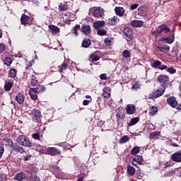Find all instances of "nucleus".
I'll return each mask as SVG.
<instances>
[{
    "mask_svg": "<svg viewBox=\"0 0 181 181\" xmlns=\"http://www.w3.org/2000/svg\"><path fill=\"white\" fill-rule=\"evenodd\" d=\"M167 71L168 73H170V74H175V73H176V70L172 66L167 68Z\"/></svg>",
    "mask_w": 181,
    "mask_h": 181,
    "instance_id": "obj_49",
    "label": "nucleus"
},
{
    "mask_svg": "<svg viewBox=\"0 0 181 181\" xmlns=\"http://www.w3.org/2000/svg\"><path fill=\"white\" fill-rule=\"evenodd\" d=\"M117 122L119 124V120L124 121L125 119V114L122 112H118L116 114Z\"/></svg>",
    "mask_w": 181,
    "mask_h": 181,
    "instance_id": "obj_31",
    "label": "nucleus"
},
{
    "mask_svg": "<svg viewBox=\"0 0 181 181\" xmlns=\"http://www.w3.org/2000/svg\"><path fill=\"white\" fill-rule=\"evenodd\" d=\"M93 62H98L100 60V57L94 55L92 58Z\"/></svg>",
    "mask_w": 181,
    "mask_h": 181,
    "instance_id": "obj_59",
    "label": "nucleus"
},
{
    "mask_svg": "<svg viewBox=\"0 0 181 181\" xmlns=\"http://www.w3.org/2000/svg\"><path fill=\"white\" fill-rule=\"evenodd\" d=\"M123 35L127 42H131L134 39V30L129 27H125L124 28Z\"/></svg>",
    "mask_w": 181,
    "mask_h": 181,
    "instance_id": "obj_4",
    "label": "nucleus"
},
{
    "mask_svg": "<svg viewBox=\"0 0 181 181\" xmlns=\"http://www.w3.org/2000/svg\"><path fill=\"white\" fill-rule=\"evenodd\" d=\"M115 11L117 16H124V13H125V9L121 6L115 7Z\"/></svg>",
    "mask_w": 181,
    "mask_h": 181,
    "instance_id": "obj_22",
    "label": "nucleus"
},
{
    "mask_svg": "<svg viewBox=\"0 0 181 181\" xmlns=\"http://www.w3.org/2000/svg\"><path fill=\"white\" fill-rule=\"evenodd\" d=\"M133 88H135V90H136V88H139V84L138 83L134 84L132 87V90H133Z\"/></svg>",
    "mask_w": 181,
    "mask_h": 181,
    "instance_id": "obj_62",
    "label": "nucleus"
},
{
    "mask_svg": "<svg viewBox=\"0 0 181 181\" xmlns=\"http://www.w3.org/2000/svg\"><path fill=\"white\" fill-rule=\"evenodd\" d=\"M4 64L6 66H11V64H12V59H11V57H5L4 59Z\"/></svg>",
    "mask_w": 181,
    "mask_h": 181,
    "instance_id": "obj_40",
    "label": "nucleus"
},
{
    "mask_svg": "<svg viewBox=\"0 0 181 181\" xmlns=\"http://www.w3.org/2000/svg\"><path fill=\"white\" fill-rule=\"evenodd\" d=\"M130 25L134 28H142L144 26V21L138 20L132 21Z\"/></svg>",
    "mask_w": 181,
    "mask_h": 181,
    "instance_id": "obj_21",
    "label": "nucleus"
},
{
    "mask_svg": "<svg viewBox=\"0 0 181 181\" xmlns=\"http://www.w3.org/2000/svg\"><path fill=\"white\" fill-rule=\"evenodd\" d=\"M171 160L173 162H176L177 163H179L181 162V151L179 150L176 151L175 153H173L170 157Z\"/></svg>",
    "mask_w": 181,
    "mask_h": 181,
    "instance_id": "obj_11",
    "label": "nucleus"
},
{
    "mask_svg": "<svg viewBox=\"0 0 181 181\" xmlns=\"http://www.w3.org/2000/svg\"><path fill=\"white\" fill-rule=\"evenodd\" d=\"M32 90L33 91L37 92L38 93H45V91H46V86L41 85L37 88H33Z\"/></svg>",
    "mask_w": 181,
    "mask_h": 181,
    "instance_id": "obj_33",
    "label": "nucleus"
},
{
    "mask_svg": "<svg viewBox=\"0 0 181 181\" xmlns=\"http://www.w3.org/2000/svg\"><path fill=\"white\" fill-rule=\"evenodd\" d=\"M169 33H170V28L168 27L165 24H162L157 28L156 30L153 31L151 35L153 36H159V35L168 36Z\"/></svg>",
    "mask_w": 181,
    "mask_h": 181,
    "instance_id": "obj_1",
    "label": "nucleus"
},
{
    "mask_svg": "<svg viewBox=\"0 0 181 181\" xmlns=\"http://www.w3.org/2000/svg\"><path fill=\"white\" fill-rule=\"evenodd\" d=\"M97 34L99 36H105V35H107V30H105V29L98 30Z\"/></svg>",
    "mask_w": 181,
    "mask_h": 181,
    "instance_id": "obj_45",
    "label": "nucleus"
},
{
    "mask_svg": "<svg viewBox=\"0 0 181 181\" xmlns=\"http://www.w3.org/2000/svg\"><path fill=\"white\" fill-rule=\"evenodd\" d=\"M17 74H18V70H16V69H11L8 71V77H10V78H15Z\"/></svg>",
    "mask_w": 181,
    "mask_h": 181,
    "instance_id": "obj_34",
    "label": "nucleus"
},
{
    "mask_svg": "<svg viewBox=\"0 0 181 181\" xmlns=\"http://www.w3.org/2000/svg\"><path fill=\"white\" fill-rule=\"evenodd\" d=\"M5 49H6V45L4 43H0V54L5 52Z\"/></svg>",
    "mask_w": 181,
    "mask_h": 181,
    "instance_id": "obj_50",
    "label": "nucleus"
},
{
    "mask_svg": "<svg viewBox=\"0 0 181 181\" xmlns=\"http://www.w3.org/2000/svg\"><path fill=\"white\" fill-rule=\"evenodd\" d=\"M30 118L33 121V122H41L42 121V113L39 109H33L29 114Z\"/></svg>",
    "mask_w": 181,
    "mask_h": 181,
    "instance_id": "obj_2",
    "label": "nucleus"
},
{
    "mask_svg": "<svg viewBox=\"0 0 181 181\" xmlns=\"http://www.w3.org/2000/svg\"><path fill=\"white\" fill-rule=\"evenodd\" d=\"M103 26H105V21H96L93 23V28L96 30H98V29L103 28Z\"/></svg>",
    "mask_w": 181,
    "mask_h": 181,
    "instance_id": "obj_24",
    "label": "nucleus"
},
{
    "mask_svg": "<svg viewBox=\"0 0 181 181\" xmlns=\"http://www.w3.org/2000/svg\"><path fill=\"white\" fill-rule=\"evenodd\" d=\"M105 124V121L100 120L97 123V126L99 127V128H103V125Z\"/></svg>",
    "mask_w": 181,
    "mask_h": 181,
    "instance_id": "obj_54",
    "label": "nucleus"
},
{
    "mask_svg": "<svg viewBox=\"0 0 181 181\" xmlns=\"http://www.w3.org/2000/svg\"><path fill=\"white\" fill-rule=\"evenodd\" d=\"M18 142L19 145H21L22 146H25L26 148H32V146H33L32 141L25 136H18Z\"/></svg>",
    "mask_w": 181,
    "mask_h": 181,
    "instance_id": "obj_3",
    "label": "nucleus"
},
{
    "mask_svg": "<svg viewBox=\"0 0 181 181\" xmlns=\"http://www.w3.org/2000/svg\"><path fill=\"white\" fill-rule=\"evenodd\" d=\"M128 141H129V137L127 135H125L120 138L119 144H126Z\"/></svg>",
    "mask_w": 181,
    "mask_h": 181,
    "instance_id": "obj_42",
    "label": "nucleus"
},
{
    "mask_svg": "<svg viewBox=\"0 0 181 181\" xmlns=\"http://www.w3.org/2000/svg\"><path fill=\"white\" fill-rule=\"evenodd\" d=\"M14 151L15 152H18L19 153H23V152H25V148H23L22 146H16L14 147Z\"/></svg>",
    "mask_w": 181,
    "mask_h": 181,
    "instance_id": "obj_44",
    "label": "nucleus"
},
{
    "mask_svg": "<svg viewBox=\"0 0 181 181\" xmlns=\"http://www.w3.org/2000/svg\"><path fill=\"white\" fill-rule=\"evenodd\" d=\"M126 112L128 115H132V114H135L136 112V106L135 105L129 104L126 107Z\"/></svg>",
    "mask_w": 181,
    "mask_h": 181,
    "instance_id": "obj_12",
    "label": "nucleus"
},
{
    "mask_svg": "<svg viewBox=\"0 0 181 181\" xmlns=\"http://www.w3.org/2000/svg\"><path fill=\"white\" fill-rule=\"evenodd\" d=\"M102 97L103 98H111V88L109 86H106L103 89Z\"/></svg>",
    "mask_w": 181,
    "mask_h": 181,
    "instance_id": "obj_13",
    "label": "nucleus"
},
{
    "mask_svg": "<svg viewBox=\"0 0 181 181\" xmlns=\"http://www.w3.org/2000/svg\"><path fill=\"white\" fill-rule=\"evenodd\" d=\"M34 88H30V90H29V95L30 98H32V100H33L34 101H36V100H37V94H39L37 92H35L33 91V90H32Z\"/></svg>",
    "mask_w": 181,
    "mask_h": 181,
    "instance_id": "obj_30",
    "label": "nucleus"
},
{
    "mask_svg": "<svg viewBox=\"0 0 181 181\" xmlns=\"http://www.w3.org/2000/svg\"><path fill=\"white\" fill-rule=\"evenodd\" d=\"M159 136H160V132H153L151 134V139H159Z\"/></svg>",
    "mask_w": 181,
    "mask_h": 181,
    "instance_id": "obj_38",
    "label": "nucleus"
},
{
    "mask_svg": "<svg viewBox=\"0 0 181 181\" xmlns=\"http://www.w3.org/2000/svg\"><path fill=\"white\" fill-rule=\"evenodd\" d=\"M3 145L12 148L13 146V142L12 141V139L6 138L3 139Z\"/></svg>",
    "mask_w": 181,
    "mask_h": 181,
    "instance_id": "obj_32",
    "label": "nucleus"
},
{
    "mask_svg": "<svg viewBox=\"0 0 181 181\" xmlns=\"http://www.w3.org/2000/svg\"><path fill=\"white\" fill-rule=\"evenodd\" d=\"M167 104L170 105L173 108H176V107H177V100H176L175 96H170L167 99Z\"/></svg>",
    "mask_w": 181,
    "mask_h": 181,
    "instance_id": "obj_15",
    "label": "nucleus"
},
{
    "mask_svg": "<svg viewBox=\"0 0 181 181\" xmlns=\"http://www.w3.org/2000/svg\"><path fill=\"white\" fill-rule=\"evenodd\" d=\"M37 170H38V169H37V168H36V167H32V168H30V171H31V172H33L34 173H37Z\"/></svg>",
    "mask_w": 181,
    "mask_h": 181,
    "instance_id": "obj_61",
    "label": "nucleus"
},
{
    "mask_svg": "<svg viewBox=\"0 0 181 181\" xmlns=\"http://www.w3.org/2000/svg\"><path fill=\"white\" fill-rule=\"evenodd\" d=\"M122 56L124 59H128L131 57V52H129V50L128 49H124L122 53Z\"/></svg>",
    "mask_w": 181,
    "mask_h": 181,
    "instance_id": "obj_39",
    "label": "nucleus"
},
{
    "mask_svg": "<svg viewBox=\"0 0 181 181\" xmlns=\"http://www.w3.org/2000/svg\"><path fill=\"white\" fill-rule=\"evenodd\" d=\"M158 83L160 84L161 88H166V86L169 83V76L168 75H159L157 78Z\"/></svg>",
    "mask_w": 181,
    "mask_h": 181,
    "instance_id": "obj_5",
    "label": "nucleus"
},
{
    "mask_svg": "<svg viewBox=\"0 0 181 181\" xmlns=\"http://www.w3.org/2000/svg\"><path fill=\"white\" fill-rule=\"evenodd\" d=\"M58 67L59 69V73H63V71H64V70H66L67 67H69V64H67V63L66 62H64Z\"/></svg>",
    "mask_w": 181,
    "mask_h": 181,
    "instance_id": "obj_37",
    "label": "nucleus"
},
{
    "mask_svg": "<svg viewBox=\"0 0 181 181\" xmlns=\"http://www.w3.org/2000/svg\"><path fill=\"white\" fill-rule=\"evenodd\" d=\"M69 9V4L67 2L66 3H60L58 6V11L59 12H64Z\"/></svg>",
    "mask_w": 181,
    "mask_h": 181,
    "instance_id": "obj_20",
    "label": "nucleus"
},
{
    "mask_svg": "<svg viewBox=\"0 0 181 181\" xmlns=\"http://www.w3.org/2000/svg\"><path fill=\"white\" fill-rule=\"evenodd\" d=\"M103 16H104V11H103V9H101L100 8H98L93 12L94 18H103Z\"/></svg>",
    "mask_w": 181,
    "mask_h": 181,
    "instance_id": "obj_19",
    "label": "nucleus"
},
{
    "mask_svg": "<svg viewBox=\"0 0 181 181\" xmlns=\"http://www.w3.org/2000/svg\"><path fill=\"white\" fill-rule=\"evenodd\" d=\"M47 155H50L51 156H56V155H60L62 151L57 148L54 147H48L47 148Z\"/></svg>",
    "mask_w": 181,
    "mask_h": 181,
    "instance_id": "obj_10",
    "label": "nucleus"
},
{
    "mask_svg": "<svg viewBox=\"0 0 181 181\" xmlns=\"http://www.w3.org/2000/svg\"><path fill=\"white\" fill-rule=\"evenodd\" d=\"M30 158H32V156H30V155L23 156V160H24V162H26L28 160H30Z\"/></svg>",
    "mask_w": 181,
    "mask_h": 181,
    "instance_id": "obj_53",
    "label": "nucleus"
},
{
    "mask_svg": "<svg viewBox=\"0 0 181 181\" xmlns=\"http://www.w3.org/2000/svg\"><path fill=\"white\" fill-rule=\"evenodd\" d=\"M127 172L128 176H134V175H135V173L136 172V170H135V168L134 166L128 165Z\"/></svg>",
    "mask_w": 181,
    "mask_h": 181,
    "instance_id": "obj_23",
    "label": "nucleus"
},
{
    "mask_svg": "<svg viewBox=\"0 0 181 181\" xmlns=\"http://www.w3.org/2000/svg\"><path fill=\"white\" fill-rule=\"evenodd\" d=\"M13 87V79H6L4 81V91L9 92Z\"/></svg>",
    "mask_w": 181,
    "mask_h": 181,
    "instance_id": "obj_8",
    "label": "nucleus"
},
{
    "mask_svg": "<svg viewBox=\"0 0 181 181\" xmlns=\"http://www.w3.org/2000/svg\"><path fill=\"white\" fill-rule=\"evenodd\" d=\"M30 181H41L40 177L38 176L32 177Z\"/></svg>",
    "mask_w": 181,
    "mask_h": 181,
    "instance_id": "obj_56",
    "label": "nucleus"
},
{
    "mask_svg": "<svg viewBox=\"0 0 181 181\" xmlns=\"http://www.w3.org/2000/svg\"><path fill=\"white\" fill-rule=\"evenodd\" d=\"M157 49L159 50V52L162 53H168L169 52L170 47L168 45L165 44H159L156 45Z\"/></svg>",
    "mask_w": 181,
    "mask_h": 181,
    "instance_id": "obj_14",
    "label": "nucleus"
},
{
    "mask_svg": "<svg viewBox=\"0 0 181 181\" xmlns=\"http://www.w3.org/2000/svg\"><path fill=\"white\" fill-rule=\"evenodd\" d=\"M148 112L151 117H153V115H155V114L158 112V107L156 106L150 107Z\"/></svg>",
    "mask_w": 181,
    "mask_h": 181,
    "instance_id": "obj_36",
    "label": "nucleus"
},
{
    "mask_svg": "<svg viewBox=\"0 0 181 181\" xmlns=\"http://www.w3.org/2000/svg\"><path fill=\"white\" fill-rule=\"evenodd\" d=\"M81 46L84 47V49L90 47V46H91V40H90V38L83 39Z\"/></svg>",
    "mask_w": 181,
    "mask_h": 181,
    "instance_id": "obj_27",
    "label": "nucleus"
},
{
    "mask_svg": "<svg viewBox=\"0 0 181 181\" xmlns=\"http://www.w3.org/2000/svg\"><path fill=\"white\" fill-rule=\"evenodd\" d=\"M100 80H108V77L107 76V75L105 74H100Z\"/></svg>",
    "mask_w": 181,
    "mask_h": 181,
    "instance_id": "obj_55",
    "label": "nucleus"
},
{
    "mask_svg": "<svg viewBox=\"0 0 181 181\" xmlns=\"http://www.w3.org/2000/svg\"><path fill=\"white\" fill-rule=\"evenodd\" d=\"M32 138L36 141H40V134L39 133H34L32 134Z\"/></svg>",
    "mask_w": 181,
    "mask_h": 181,
    "instance_id": "obj_48",
    "label": "nucleus"
},
{
    "mask_svg": "<svg viewBox=\"0 0 181 181\" xmlns=\"http://www.w3.org/2000/svg\"><path fill=\"white\" fill-rule=\"evenodd\" d=\"M16 101L18 103V104H20V105H22L23 103H25V94L22 92H19L16 95Z\"/></svg>",
    "mask_w": 181,
    "mask_h": 181,
    "instance_id": "obj_16",
    "label": "nucleus"
},
{
    "mask_svg": "<svg viewBox=\"0 0 181 181\" xmlns=\"http://www.w3.org/2000/svg\"><path fill=\"white\" fill-rule=\"evenodd\" d=\"M105 43L107 46H111V43H112V40L110 37H107L105 39Z\"/></svg>",
    "mask_w": 181,
    "mask_h": 181,
    "instance_id": "obj_51",
    "label": "nucleus"
},
{
    "mask_svg": "<svg viewBox=\"0 0 181 181\" xmlns=\"http://www.w3.org/2000/svg\"><path fill=\"white\" fill-rule=\"evenodd\" d=\"M139 117H134L132 118L129 123H128V127H132L134 125H136V124H138V122H139Z\"/></svg>",
    "mask_w": 181,
    "mask_h": 181,
    "instance_id": "obj_35",
    "label": "nucleus"
},
{
    "mask_svg": "<svg viewBox=\"0 0 181 181\" xmlns=\"http://www.w3.org/2000/svg\"><path fill=\"white\" fill-rule=\"evenodd\" d=\"M138 15L140 16H146V6H141L138 8Z\"/></svg>",
    "mask_w": 181,
    "mask_h": 181,
    "instance_id": "obj_28",
    "label": "nucleus"
},
{
    "mask_svg": "<svg viewBox=\"0 0 181 181\" xmlns=\"http://www.w3.org/2000/svg\"><path fill=\"white\" fill-rule=\"evenodd\" d=\"M25 177H26L25 173H18L14 176L13 180L16 181H23L25 180Z\"/></svg>",
    "mask_w": 181,
    "mask_h": 181,
    "instance_id": "obj_26",
    "label": "nucleus"
},
{
    "mask_svg": "<svg viewBox=\"0 0 181 181\" xmlns=\"http://www.w3.org/2000/svg\"><path fill=\"white\" fill-rule=\"evenodd\" d=\"M151 66L153 69H159V70H166L168 69V66L162 64V62L158 60L154 61Z\"/></svg>",
    "mask_w": 181,
    "mask_h": 181,
    "instance_id": "obj_9",
    "label": "nucleus"
},
{
    "mask_svg": "<svg viewBox=\"0 0 181 181\" xmlns=\"http://www.w3.org/2000/svg\"><path fill=\"white\" fill-rule=\"evenodd\" d=\"M177 110L181 112V103L177 105Z\"/></svg>",
    "mask_w": 181,
    "mask_h": 181,
    "instance_id": "obj_64",
    "label": "nucleus"
},
{
    "mask_svg": "<svg viewBox=\"0 0 181 181\" xmlns=\"http://www.w3.org/2000/svg\"><path fill=\"white\" fill-rule=\"evenodd\" d=\"M138 6H139V4H132V5L131 6V7H130V9H131L132 11H134V10L136 9V8H138Z\"/></svg>",
    "mask_w": 181,
    "mask_h": 181,
    "instance_id": "obj_57",
    "label": "nucleus"
},
{
    "mask_svg": "<svg viewBox=\"0 0 181 181\" xmlns=\"http://www.w3.org/2000/svg\"><path fill=\"white\" fill-rule=\"evenodd\" d=\"M165 40L166 41V43L170 44V43H173L175 40L173 36L169 35L168 37L165 38Z\"/></svg>",
    "mask_w": 181,
    "mask_h": 181,
    "instance_id": "obj_46",
    "label": "nucleus"
},
{
    "mask_svg": "<svg viewBox=\"0 0 181 181\" xmlns=\"http://www.w3.org/2000/svg\"><path fill=\"white\" fill-rule=\"evenodd\" d=\"M165 90H166V88H161L157 89L156 91L151 93L150 95L152 98H158V97L163 95Z\"/></svg>",
    "mask_w": 181,
    "mask_h": 181,
    "instance_id": "obj_7",
    "label": "nucleus"
},
{
    "mask_svg": "<svg viewBox=\"0 0 181 181\" xmlns=\"http://www.w3.org/2000/svg\"><path fill=\"white\" fill-rule=\"evenodd\" d=\"M0 179L1 181H6L8 180V175L6 173H2L0 175Z\"/></svg>",
    "mask_w": 181,
    "mask_h": 181,
    "instance_id": "obj_52",
    "label": "nucleus"
},
{
    "mask_svg": "<svg viewBox=\"0 0 181 181\" xmlns=\"http://www.w3.org/2000/svg\"><path fill=\"white\" fill-rule=\"evenodd\" d=\"M139 151H141L139 149V146H134L132 150H131V155H136L138 153H139Z\"/></svg>",
    "mask_w": 181,
    "mask_h": 181,
    "instance_id": "obj_43",
    "label": "nucleus"
},
{
    "mask_svg": "<svg viewBox=\"0 0 181 181\" xmlns=\"http://www.w3.org/2000/svg\"><path fill=\"white\" fill-rule=\"evenodd\" d=\"M49 29H50L51 33H52V35H57V33H60V29L59 27L54 25H49Z\"/></svg>",
    "mask_w": 181,
    "mask_h": 181,
    "instance_id": "obj_25",
    "label": "nucleus"
},
{
    "mask_svg": "<svg viewBox=\"0 0 181 181\" xmlns=\"http://www.w3.org/2000/svg\"><path fill=\"white\" fill-rule=\"evenodd\" d=\"M119 23V18L117 16H113L112 18H109L107 23L110 25V26H115L117 23Z\"/></svg>",
    "mask_w": 181,
    "mask_h": 181,
    "instance_id": "obj_18",
    "label": "nucleus"
},
{
    "mask_svg": "<svg viewBox=\"0 0 181 181\" xmlns=\"http://www.w3.org/2000/svg\"><path fill=\"white\" fill-rule=\"evenodd\" d=\"M78 29H81V27L80 25L76 24L73 28V33L75 35V36H78Z\"/></svg>",
    "mask_w": 181,
    "mask_h": 181,
    "instance_id": "obj_41",
    "label": "nucleus"
},
{
    "mask_svg": "<svg viewBox=\"0 0 181 181\" xmlns=\"http://www.w3.org/2000/svg\"><path fill=\"white\" fill-rule=\"evenodd\" d=\"M30 85L32 86V87L37 86V84H39V81H37L36 76L32 75L30 76Z\"/></svg>",
    "mask_w": 181,
    "mask_h": 181,
    "instance_id": "obj_29",
    "label": "nucleus"
},
{
    "mask_svg": "<svg viewBox=\"0 0 181 181\" xmlns=\"http://www.w3.org/2000/svg\"><path fill=\"white\" fill-rule=\"evenodd\" d=\"M137 163L141 165L142 163V156H136L134 158H133Z\"/></svg>",
    "mask_w": 181,
    "mask_h": 181,
    "instance_id": "obj_47",
    "label": "nucleus"
},
{
    "mask_svg": "<svg viewBox=\"0 0 181 181\" xmlns=\"http://www.w3.org/2000/svg\"><path fill=\"white\" fill-rule=\"evenodd\" d=\"M5 151V148L4 146H0V159L2 158V155H4V152Z\"/></svg>",
    "mask_w": 181,
    "mask_h": 181,
    "instance_id": "obj_58",
    "label": "nucleus"
},
{
    "mask_svg": "<svg viewBox=\"0 0 181 181\" xmlns=\"http://www.w3.org/2000/svg\"><path fill=\"white\" fill-rule=\"evenodd\" d=\"M81 32H83L84 35H90V33H91V27L87 24H83L81 27Z\"/></svg>",
    "mask_w": 181,
    "mask_h": 181,
    "instance_id": "obj_17",
    "label": "nucleus"
},
{
    "mask_svg": "<svg viewBox=\"0 0 181 181\" xmlns=\"http://www.w3.org/2000/svg\"><path fill=\"white\" fill-rule=\"evenodd\" d=\"M91 103V100H84L83 101V105H88Z\"/></svg>",
    "mask_w": 181,
    "mask_h": 181,
    "instance_id": "obj_60",
    "label": "nucleus"
},
{
    "mask_svg": "<svg viewBox=\"0 0 181 181\" xmlns=\"http://www.w3.org/2000/svg\"><path fill=\"white\" fill-rule=\"evenodd\" d=\"M21 25H24V26H26V25L28 26H30V25H32L33 21L32 18L29 17V16H26V14L23 13L21 15Z\"/></svg>",
    "mask_w": 181,
    "mask_h": 181,
    "instance_id": "obj_6",
    "label": "nucleus"
},
{
    "mask_svg": "<svg viewBox=\"0 0 181 181\" xmlns=\"http://www.w3.org/2000/svg\"><path fill=\"white\" fill-rule=\"evenodd\" d=\"M32 63H33V61H30L28 66L25 67L26 70L29 69V67H32Z\"/></svg>",
    "mask_w": 181,
    "mask_h": 181,
    "instance_id": "obj_63",
    "label": "nucleus"
}]
</instances>
